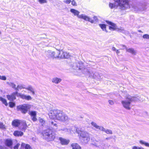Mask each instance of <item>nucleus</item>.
Here are the masks:
<instances>
[{
	"label": "nucleus",
	"instance_id": "nucleus-53",
	"mask_svg": "<svg viewBox=\"0 0 149 149\" xmlns=\"http://www.w3.org/2000/svg\"><path fill=\"white\" fill-rule=\"evenodd\" d=\"M112 49L113 51H116V48L114 47H112Z\"/></svg>",
	"mask_w": 149,
	"mask_h": 149
},
{
	"label": "nucleus",
	"instance_id": "nucleus-34",
	"mask_svg": "<svg viewBox=\"0 0 149 149\" xmlns=\"http://www.w3.org/2000/svg\"><path fill=\"white\" fill-rule=\"evenodd\" d=\"M29 114L32 117L36 116L37 113L36 111H29Z\"/></svg>",
	"mask_w": 149,
	"mask_h": 149
},
{
	"label": "nucleus",
	"instance_id": "nucleus-31",
	"mask_svg": "<svg viewBox=\"0 0 149 149\" xmlns=\"http://www.w3.org/2000/svg\"><path fill=\"white\" fill-rule=\"evenodd\" d=\"M12 125L15 127H17L19 125V120H14L12 122Z\"/></svg>",
	"mask_w": 149,
	"mask_h": 149
},
{
	"label": "nucleus",
	"instance_id": "nucleus-30",
	"mask_svg": "<svg viewBox=\"0 0 149 149\" xmlns=\"http://www.w3.org/2000/svg\"><path fill=\"white\" fill-rule=\"evenodd\" d=\"M109 3V6L111 9L117 8L118 6V4L116 3Z\"/></svg>",
	"mask_w": 149,
	"mask_h": 149
},
{
	"label": "nucleus",
	"instance_id": "nucleus-43",
	"mask_svg": "<svg viewBox=\"0 0 149 149\" xmlns=\"http://www.w3.org/2000/svg\"><path fill=\"white\" fill-rule=\"evenodd\" d=\"M14 135L15 136H19V132L17 131H15Z\"/></svg>",
	"mask_w": 149,
	"mask_h": 149
},
{
	"label": "nucleus",
	"instance_id": "nucleus-40",
	"mask_svg": "<svg viewBox=\"0 0 149 149\" xmlns=\"http://www.w3.org/2000/svg\"><path fill=\"white\" fill-rule=\"evenodd\" d=\"M38 1L41 4L46 3L47 2V0H38Z\"/></svg>",
	"mask_w": 149,
	"mask_h": 149
},
{
	"label": "nucleus",
	"instance_id": "nucleus-21",
	"mask_svg": "<svg viewBox=\"0 0 149 149\" xmlns=\"http://www.w3.org/2000/svg\"><path fill=\"white\" fill-rule=\"evenodd\" d=\"M7 98L10 101H12L15 99V94L13 93L11 95H7Z\"/></svg>",
	"mask_w": 149,
	"mask_h": 149
},
{
	"label": "nucleus",
	"instance_id": "nucleus-11",
	"mask_svg": "<svg viewBox=\"0 0 149 149\" xmlns=\"http://www.w3.org/2000/svg\"><path fill=\"white\" fill-rule=\"evenodd\" d=\"M78 18L80 19H83L86 21H88L91 23H93L94 22V21L90 18L89 17L86 15L84 14L79 15L78 17Z\"/></svg>",
	"mask_w": 149,
	"mask_h": 149
},
{
	"label": "nucleus",
	"instance_id": "nucleus-46",
	"mask_svg": "<svg viewBox=\"0 0 149 149\" xmlns=\"http://www.w3.org/2000/svg\"><path fill=\"white\" fill-rule=\"evenodd\" d=\"M108 102L109 104L111 105H113L114 104V102L112 100H109Z\"/></svg>",
	"mask_w": 149,
	"mask_h": 149
},
{
	"label": "nucleus",
	"instance_id": "nucleus-8",
	"mask_svg": "<svg viewBox=\"0 0 149 149\" xmlns=\"http://www.w3.org/2000/svg\"><path fill=\"white\" fill-rule=\"evenodd\" d=\"M58 50L56 51L48 50L45 52V54L49 58H57L58 57Z\"/></svg>",
	"mask_w": 149,
	"mask_h": 149
},
{
	"label": "nucleus",
	"instance_id": "nucleus-15",
	"mask_svg": "<svg viewBox=\"0 0 149 149\" xmlns=\"http://www.w3.org/2000/svg\"><path fill=\"white\" fill-rule=\"evenodd\" d=\"M123 47H124L126 49L127 52L131 54L132 55H135L136 54V51L133 48H128L125 45H122Z\"/></svg>",
	"mask_w": 149,
	"mask_h": 149
},
{
	"label": "nucleus",
	"instance_id": "nucleus-59",
	"mask_svg": "<svg viewBox=\"0 0 149 149\" xmlns=\"http://www.w3.org/2000/svg\"><path fill=\"white\" fill-rule=\"evenodd\" d=\"M106 139H108V138H107Z\"/></svg>",
	"mask_w": 149,
	"mask_h": 149
},
{
	"label": "nucleus",
	"instance_id": "nucleus-9",
	"mask_svg": "<svg viewBox=\"0 0 149 149\" xmlns=\"http://www.w3.org/2000/svg\"><path fill=\"white\" fill-rule=\"evenodd\" d=\"M23 89H25L28 91H30L33 95H34L35 94L34 89L31 85H29L26 87V86L24 84H21L19 85V90Z\"/></svg>",
	"mask_w": 149,
	"mask_h": 149
},
{
	"label": "nucleus",
	"instance_id": "nucleus-33",
	"mask_svg": "<svg viewBox=\"0 0 149 149\" xmlns=\"http://www.w3.org/2000/svg\"><path fill=\"white\" fill-rule=\"evenodd\" d=\"M0 101H1L6 106L8 105V103L5 99L0 97Z\"/></svg>",
	"mask_w": 149,
	"mask_h": 149
},
{
	"label": "nucleus",
	"instance_id": "nucleus-27",
	"mask_svg": "<svg viewBox=\"0 0 149 149\" xmlns=\"http://www.w3.org/2000/svg\"><path fill=\"white\" fill-rule=\"evenodd\" d=\"M7 83L10 87H12L13 88H15L16 90H18V85L17 86V87H16V85L13 83L11 82H7Z\"/></svg>",
	"mask_w": 149,
	"mask_h": 149
},
{
	"label": "nucleus",
	"instance_id": "nucleus-36",
	"mask_svg": "<svg viewBox=\"0 0 149 149\" xmlns=\"http://www.w3.org/2000/svg\"><path fill=\"white\" fill-rule=\"evenodd\" d=\"M64 58H68L70 57V55L69 53H68L67 52L64 51L63 53Z\"/></svg>",
	"mask_w": 149,
	"mask_h": 149
},
{
	"label": "nucleus",
	"instance_id": "nucleus-41",
	"mask_svg": "<svg viewBox=\"0 0 149 149\" xmlns=\"http://www.w3.org/2000/svg\"><path fill=\"white\" fill-rule=\"evenodd\" d=\"M0 128L2 129H5V126L3 124L2 122H0Z\"/></svg>",
	"mask_w": 149,
	"mask_h": 149
},
{
	"label": "nucleus",
	"instance_id": "nucleus-19",
	"mask_svg": "<svg viewBox=\"0 0 149 149\" xmlns=\"http://www.w3.org/2000/svg\"><path fill=\"white\" fill-rule=\"evenodd\" d=\"M96 146L100 148L104 149L105 148V145L103 141H101L97 143Z\"/></svg>",
	"mask_w": 149,
	"mask_h": 149
},
{
	"label": "nucleus",
	"instance_id": "nucleus-18",
	"mask_svg": "<svg viewBox=\"0 0 149 149\" xmlns=\"http://www.w3.org/2000/svg\"><path fill=\"white\" fill-rule=\"evenodd\" d=\"M19 126H20V129L22 130V131L24 132L26 128V125L25 122H21L19 121Z\"/></svg>",
	"mask_w": 149,
	"mask_h": 149
},
{
	"label": "nucleus",
	"instance_id": "nucleus-28",
	"mask_svg": "<svg viewBox=\"0 0 149 149\" xmlns=\"http://www.w3.org/2000/svg\"><path fill=\"white\" fill-rule=\"evenodd\" d=\"M5 143L7 146L10 147L12 145V142L10 140L7 139L6 140Z\"/></svg>",
	"mask_w": 149,
	"mask_h": 149
},
{
	"label": "nucleus",
	"instance_id": "nucleus-12",
	"mask_svg": "<svg viewBox=\"0 0 149 149\" xmlns=\"http://www.w3.org/2000/svg\"><path fill=\"white\" fill-rule=\"evenodd\" d=\"M19 97L23 100L27 101L31 100L32 99V97L30 95H25L21 93H19Z\"/></svg>",
	"mask_w": 149,
	"mask_h": 149
},
{
	"label": "nucleus",
	"instance_id": "nucleus-47",
	"mask_svg": "<svg viewBox=\"0 0 149 149\" xmlns=\"http://www.w3.org/2000/svg\"><path fill=\"white\" fill-rule=\"evenodd\" d=\"M146 8H147L146 6L144 5L143 6V7H142V8L141 9H140V10L141 11L144 10L146 9Z\"/></svg>",
	"mask_w": 149,
	"mask_h": 149
},
{
	"label": "nucleus",
	"instance_id": "nucleus-39",
	"mask_svg": "<svg viewBox=\"0 0 149 149\" xmlns=\"http://www.w3.org/2000/svg\"><path fill=\"white\" fill-rule=\"evenodd\" d=\"M132 149H145L142 147H139L136 146H133L132 147Z\"/></svg>",
	"mask_w": 149,
	"mask_h": 149
},
{
	"label": "nucleus",
	"instance_id": "nucleus-44",
	"mask_svg": "<svg viewBox=\"0 0 149 149\" xmlns=\"http://www.w3.org/2000/svg\"><path fill=\"white\" fill-rule=\"evenodd\" d=\"M0 79L3 80H6V77L5 76H1Z\"/></svg>",
	"mask_w": 149,
	"mask_h": 149
},
{
	"label": "nucleus",
	"instance_id": "nucleus-58",
	"mask_svg": "<svg viewBox=\"0 0 149 149\" xmlns=\"http://www.w3.org/2000/svg\"><path fill=\"white\" fill-rule=\"evenodd\" d=\"M1 32L0 31V35L1 34Z\"/></svg>",
	"mask_w": 149,
	"mask_h": 149
},
{
	"label": "nucleus",
	"instance_id": "nucleus-29",
	"mask_svg": "<svg viewBox=\"0 0 149 149\" xmlns=\"http://www.w3.org/2000/svg\"><path fill=\"white\" fill-rule=\"evenodd\" d=\"M91 124L93 127L97 129H98L100 130L102 129V126H99L97 125V124L94 122H92Z\"/></svg>",
	"mask_w": 149,
	"mask_h": 149
},
{
	"label": "nucleus",
	"instance_id": "nucleus-16",
	"mask_svg": "<svg viewBox=\"0 0 149 149\" xmlns=\"http://www.w3.org/2000/svg\"><path fill=\"white\" fill-rule=\"evenodd\" d=\"M89 75L90 77L93 79H96L97 80L100 79V76L97 72H90Z\"/></svg>",
	"mask_w": 149,
	"mask_h": 149
},
{
	"label": "nucleus",
	"instance_id": "nucleus-35",
	"mask_svg": "<svg viewBox=\"0 0 149 149\" xmlns=\"http://www.w3.org/2000/svg\"><path fill=\"white\" fill-rule=\"evenodd\" d=\"M100 26L101 28L103 31H105L106 32H107V31L106 29V25L105 24H100Z\"/></svg>",
	"mask_w": 149,
	"mask_h": 149
},
{
	"label": "nucleus",
	"instance_id": "nucleus-49",
	"mask_svg": "<svg viewBox=\"0 0 149 149\" xmlns=\"http://www.w3.org/2000/svg\"><path fill=\"white\" fill-rule=\"evenodd\" d=\"M36 116H32V119L34 121H36L37 120L36 118Z\"/></svg>",
	"mask_w": 149,
	"mask_h": 149
},
{
	"label": "nucleus",
	"instance_id": "nucleus-54",
	"mask_svg": "<svg viewBox=\"0 0 149 149\" xmlns=\"http://www.w3.org/2000/svg\"><path fill=\"white\" fill-rule=\"evenodd\" d=\"M116 53L117 54H118L120 53V52L119 50H116Z\"/></svg>",
	"mask_w": 149,
	"mask_h": 149
},
{
	"label": "nucleus",
	"instance_id": "nucleus-6",
	"mask_svg": "<svg viewBox=\"0 0 149 149\" xmlns=\"http://www.w3.org/2000/svg\"><path fill=\"white\" fill-rule=\"evenodd\" d=\"M57 115L56 120L63 122H65L68 120V116L61 111L59 110Z\"/></svg>",
	"mask_w": 149,
	"mask_h": 149
},
{
	"label": "nucleus",
	"instance_id": "nucleus-7",
	"mask_svg": "<svg viewBox=\"0 0 149 149\" xmlns=\"http://www.w3.org/2000/svg\"><path fill=\"white\" fill-rule=\"evenodd\" d=\"M31 105L30 104H25L19 106V109H20L22 112L25 114L26 113L29 109L31 107Z\"/></svg>",
	"mask_w": 149,
	"mask_h": 149
},
{
	"label": "nucleus",
	"instance_id": "nucleus-13",
	"mask_svg": "<svg viewBox=\"0 0 149 149\" xmlns=\"http://www.w3.org/2000/svg\"><path fill=\"white\" fill-rule=\"evenodd\" d=\"M59 140L61 144L62 145H66L70 143V140L62 137H59Z\"/></svg>",
	"mask_w": 149,
	"mask_h": 149
},
{
	"label": "nucleus",
	"instance_id": "nucleus-52",
	"mask_svg": "<svg viewBox=\"0 0 149 149\" xmlns=\"http://www.w3.org/2000/svg\"><path fill=\"white\" fill-rule=\"evenodd\" d=\"M18 144H17L14 147V149H18Z\"/></svg>",
	"mask_w": 149,
	"mask_h": 149
},
{
	"label": "nucleus",
	"instance_id": "nucleus-50",
	"mask_svg": "<svg viewBox=\"0 0 149 149\" xmlns=\"http://www.w3.org/2000/svg\"><path fill=\"white\" fill-rule=\"evenodd\" d=\"M71 0H66L64 2L67 4H69L71 2Z\"/></svg>",
	"mask_w": 149,
	"mask_h": 149
},
{
	"label": "nucleus",
	"instance_id": "nucleus-4",
	"mask_svg": "<svg viewBox=\"0 0 149 149\" xmlns=\"http://www.w3.org/2000/svg\"><path fill=\"white\" fill-rule=\"evenodd\" d=\"M42 134L43 137L48 141H53L56 137L55 133L49 129L43 131Z\"/></svg>",
	"mask_w": 149,
	"mask_h": 149
},
{
	"label": "nucleus",
	"instance_id": "nucleus-14",
	"mask_svg": "<svg viewBox=\"0 0 149 149\" xmlns=\"http://www.w3.org/2000/svg\"><path fill=\"white\" fill-rule=\"evenodd\" d=\"M76 129V128L74 127H72L70 129H68L66 128H64L61 130H59V131H64L65 132L67 133H71V132H74V130Z\"/></svg>",
	"mask_w": 149,
	"mask_h": 149
},
{
	"label": "nucleus",
	"instance_id": "nucleus-23",
	"mask_svg": "<svg viewBox=\"0 0 149 149\" xmlns=\"http://www.w3.org/2000/svg\"><path fill=\"white\" fill-rule=\"evenodd\" d=\"M61 79L60 78L54 77L52 79V82L57 84L61 82Z\"/></svg>",
	"mask_w": 149,
	"mask_h": 149
},
{
	"label": "nucleus",
	"instance_id": "nucleus-20",
	"mask_svg": "<svg viewBox=\"0 0 149 149\" xmlns=\"http://www.w3.org/2000/svg\"><path fill=\"white\" fill-rule=\"evenodd\" d=\"M25 148V149H32L30 146L28 144H25V143H22L20 149L22 148Z\"/></svg>",
	"mask_w": 149,
	"mask_h": 149
},
{
	"label": "nucleus",
	"instance_id": "nucleus-2",
	"mask_svg": "<svg viewBox=\"0 0 149 149\" xmlns=\"http://www.w3.org/2000/svg\"><path fill=\"white\" fill-rule=\"evenodd\" d=\"M77 133L78 134L79 138L84 143H86L90 141V134L87 132L81 129H76Z\"/></svg>",
	"mask_w": 149,
	"mask_h": 149
},
{
	"label": "nucleus",
	"instance_id": "nucleus-48",
	"mask_svg": "<svg viewBox=\"0 0 149 149\" xmlns=\"http://www.w3.org/2000/svg\"><path fill=\"white\" fill-rule=\"evenodd\" d=\"M39 122L43 124L45 123V121L42 118H40L39 120Z\"/></svg>",
	"mask_w": 149,
	"mask_h": 149
},
{
	"label": "nucleus",
	"instance_id": "nucleus-24",
	"mask_svg": "<svg viewBox=\"0 0 149 149\" xmlns=\"http://www.w3.org/2000/svg\"><path fill=\"white\" fill-rule=\"evenodd\" d=\"M72 149H81L80 146L77 143H73L71 145Z\"/></svg>",
	"mask_w": 149,
	"mask_h": 149
},
{
	"label": "nucleus",
	"instance_id": "nucleus-25",
	"mask_svg": "<svg viewBox=\"0 0 149 149\" xmlns=\"http://www.w3.org/2000/svg\"><path fill=\"white\" fill-rule=\"evenodd\" d=\"M58 58H64L63 53L64 51L61 50V51H58Z\"/></svg>",
	"mask_w": 149,
	"mask_h": 149
},
{
	"label": "nucleus",
	"instance_id": "nucleus-38",
	"mask_svg": "<svg viewBox=\"0 0 149 149\" xmlns=\"http://www.w3.org/2000/svg\"><path fill=\"white\" fill-rule=\"evenodd\" d=\"M143 38L147 40H149V35L148 34H145L142 36Z\"/></svg>",
	"mask_w": 149,
	"mask_h": 149
},
{
	"label": "nucleus",
	"instance_id": "nucleus-37",
	"mask_svg": "<svg viewBox=\"0 0 149 149\" xmlns=\"http://www.w3.org/2000/svg\"><path fill=\"white\" fill-rule=\"evenodd\" d=\"M51 124L52 125V126L54 128L57 129L58 125L56 123H54L53 122H51Z\"/></svg>",
	"mask_w": 149,
	"mask_h": 149
},
{
	"label": "nucleus",
	"instance_id": "nucleus-42",
	"mask_svg": "<svg viewBox=\"0 0 149 149\" xmlns=\"http://www.w3.org/2000/svg\"><path fill=\"white\" fill-rule=\"evenodd\" d=\"M9 106L10 107H13L15 106V105L14 103L11 102H10L9 103Z\"/></svg>",
	"mask_w": 149,
	"mask_h": 149
},
{
	"label": "nucleus",
	"instance_id": "nucleus-32",
	"mask_svg": "<svg viewBox=\"0 0 149 149\" xmlns=\"http://www.w3.org/2000/svg\"><path fill=\"white\" fill-rule=\"evenodd\" d=\"M139 143L141 145H144L146 146L149 147V143H147L143 140L139 141Z\"/></svg>",
	"mask_w": 149,
	"mask_h": 149
},
{
	"label": "nucleus",
	"instance_id": "nucleus-26",
	"mask_svg": "<svg viewBox=\"0 0 149 149\" xmlns=\"http://www.w3.org/2000/svg\"><path fill=\"white\" fill-rule=\"evenodd\" d=\"M101 130L102 131H104L106 133L108 134H112V132L111 130L108 129H105L103 127H102V129Z\"/></svg>",
	"mask_w": 149,
	"mask_h": 149
},
{
	"label": "nucleus",
	"instance_id": "nucleus-55",
	"mask_svg": "<svg viewBox=\"0 0 149 149\" xmlns=\"http://www.w3.org/2000/svg\"><path fill=\"white\" fill-rule=\"evenodd\" d=\"M94 19L95 20V21H97V17H94Z\"/></svg>",
	"mask_w": 149,
	"mask_h": 149
},
{
	"label": "nucleus",
	"instance_id": "nucleus-22",
	"mask_svg": "<svg viewBox=\"0 0 149 149\" xmlns=\"http://www.w3.org/2000/svg\"><path fill=\"white\" fill-rule=\"evenodd\" d=\"M70 11L71 13H72L74 15L77 16L78 17L79 15V12L75 9H71L70 10Z\"/></svg>",
	"mask_w": 149,
	"mask_h": 149
},
{
	"label": "nucleus",
	"instance_id": "nucleus-51",
	"mask_svg": "<svg viewBox=\"0 0 149 149\" xmlns=\"http://www.w3.org/2000/svg\"><path fill=\"white\" fill-rule=\"evenodd\" d=\"M23 135V132H22L19 131V136H21Z\"/></svg>",
	"mask_w": 149,
	"mask_h": 149
},
{
	"label": "nucleus",
	"instance_id": "nucleus-57",
	"mask_svg": "<svg viewBox=\"0 0 149 149\" xmlns=\"http://www.w3.org/2000/svg\"><path fill=\"white\" fill-rule=\"evenodd\" d=\"M139 32H142L141 31H140V30L139 31Z\"/></svg>",
	"mask_w": 149,
	"mask_h": 149
},
{
	"label": "nucleus",
	"instance_id": "nucleus-17",
	"mask_svg": "<svg viewBox=\"0 0 149 149\" xmlns=\"http://www.w3.org/2000/svg\"><path fill=\"white\" fill-rule=\"evenodd\" d=\"M106 22L108 24L111 26H109V29L110 30L114 31L116 29V24L109 21H106Z\"/></svg>",
	"mask_w": 149,
	"mask_h": 149
},
{
	"label": "nucleus",
	"instance_id": "nucleus-5",
	"mask_svg": "<svg viewBox=\"0 0 149 149\" xmlns=\"http://www.w3.org/2000/svg\"><path fill=\"white\" fill-rule=\"evenodd\" d=\"M121 9L124 10L131 7L130 2L128 0H113Z\"/></svg>",
	"mask_w": 149,
	"mask_h": 149
},
{
	"label": "nucleus",
	"instance_id": "nucleus-56",
	"mask_svg": "<svg viewBox=\"0 0 149 149\" xmlns=\"http://www.w3.org/2000/svg\"><path fill=\"white\" fill-rule=\"evenodd\" d=\"M0 149H3V147L1 145H0Z\"/></svg>",
	"mask_w": 149,
	"mask_h": 149
},
{
	"label": "nucleus",
	"instance_id": "nucleus-1",
	"mask_svg": "<svg viewBox=\"0 0 149 149\" xmlns=\"http://www.w3.org/2000/svg\"><path fill=\"white\" fill-rule=\"evenodd\" d=\"M126 100H123L121 101V103L123 107L127 110H130L131 109V104L132 102L137 101L138 98L134 97L131 96L129 95H127L125 97Z\"/></svg>",
	"mask_w": 149,
	"mask_h": 149
},
{
	"label": "nucleus",
	"instance_id": "nucleus-45",
	"mask_svg": "<svg viewBox=\"0 0 149 149\" xmlns=\"http://www.w3.org/2000/svg\"><path fill=\"white\" fill-rule=\"evenodd\" d=\"M72 4L73 6H77V3L74 0H72Z\"/></svg>",
	"mask_w": 149,
	"mask_h": 149
},
{
	"label": "nucleus",
	"instance_id": "nucleus-10",
	"mask_svg": "<svg viewBox=\"0 0 149 149\" xmlns=\"http://www.w3.org/2000/svg\"><path fill=\"white\" fill-rule=\"evenodd\" d=\"M59 110L54 109L50 110L48 113L49 118L51 119H56V117L57 116Z\"/></svg>",
	"mask_w": 149,
	"mask_h": 149
},
{
	"label": "nucleus",
	"instance_id": "nucleus-3",
	"mask_svg": "<svg viewBox=\"0 0 149 149\" xmlns=\"http://www.w3.org/2000/svg\"><path fill=\"white\" fill-rule=\"evenodd\" d=\"M73 68L79 73L77 74V75H81V73L85 74L87 72V70L85 68L83 64L81 62L74 63L73 65Z\"/></svg>",
	"mask_w": 149,
	"mask_h": 149
}]
</instances>
